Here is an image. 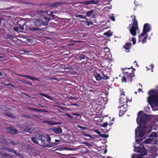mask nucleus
<instances>
[{
  "mask_svg": "<svg viewBox=\"0 0 158 158\" xmlns=\"http://www.w3.org/2000/svg\"><path fill=\"white\" fill-rule=\"evenodd\" d=\"M148 103L154 111L158 110V89H152L148 92Z\"/></svg>",
  "mask_w": 158,
  "mask_h": 158,
  "instance_id": "f257e3e1",
  "label": "nucleus"
},
{
  "mask_svg": "<svg viewBox=\"0 0 158 158\" xmlns=\"http://www.w3.org/2000/svg\"><path fill=\"white\" fill-rule=\"evenodd\" d=\"M150 117L140 111L137 114L136 122L138 124H146L150 120Z\"/></svg>",
  "mask_w": 158,
  "mask_h": 158,
  "instance_id": "f03ea898",
  "label": "nucleus"
},
{
  "mask_svg": "<svg viewBox=\"0 0 158 158\" xmlns=\"http://www.w3.org/2000/svg\"><path fill=\"white\" fill-rule=\"evenodd\" d=\"M147 127L146 125H142L139 126L135 129V139L136 142L138 141L136 138L138 137L139 138H142L146 132Z\"/></svg>",
  "mask_w": 158,
  "mask_h": 158,
  "instance_id": "7ed1b4c3",
  "label": "nucleus"
},
{
  "mask_svg": "<svg viewBox=\"0 0 158 158\" xmlns=\"http://www.w3.org/2000/svg\"><path fill=\"white\" fill-rule=\"evenodd\" d=\"M131 24H132V26L130 29L129 31L132 36H135L137 34L136 31L139 29V27L135 16L132 20Z\"/></svg>",
  "mask_w": 158,
  "mask_h": 158,
  "instance_id": "20e7f679",
  "label": "nucleus"
},
{
  "mask_svg": "<svg viewBox=\"0 0 158 158\" xmlns=\"http://www.w3.org/2000/svg\"><path fill=\"white\" fill-rule=\"evenodd\" d=\"M124 75L122 79V82H131L132 79L135 77V74L134 73H129L128 72H123Z\"/></svg>",
  "mask_w": 158,
  "mask_h": 158,
  "instance_id": "39448f33",
  "label": "nucleus"
},
{
  "mask_svg": "<svg viewBox=\"0 0 158 158\" xmlns=\"http://www.w3.org/2000/svg\"><path fill=\"white\" fill-rule=\"evenodd\" d=\"M151 30V27L150 25L148 23H145L143 27V32L139 36V41H140V39L146 34L147 33Z\"/></svg>",
  "mask_w": 158,
  "mask_h": 158,
  "instance_id": "423d86ee",
  "label": "nucleus"
},
{
  "mask_svg": "<svg viewBox=\"0 0 158 158\" xmlns=\"http://www.w3.org/2000/svg\"><path fill=\"white\" fill-rule=\"evenodd\" d=\"M17 26L22 31H24L25 29H26L27 26L26 23L24 21L20 20L18 21L16 23Z\"/></svg>",
  "mask_w": 158,
  "mask_h": 158,
  "instance_id": "0eeeda50",
  "label": "nucleus"
},
{
  "mask_svg": "<svg viewBox=\"0 0 158 158\" xmlns=\"http://www.w3.org/2000/svg\"><path fill=\"white\" fill-rule=\"evenodd\" d=\"M158 150V148L156 146H152L149 150L150 152L154 156H157V152Z\"/></svg>",
  "mask_w": 158,
  "mask_h": 158,
  "instance_id": "6e6552de",
  "label": "nucleus"
},
{
  "mask_svg": "<svg viewBox=\"0 0 158 158\" xmlns=\"http://www.w3.org/2000/svg\"><path fill=\"white\" fill-rule=\"evenodd\" d=\"M34 24L37 27H41L43 26H44L43 20L41 19H36L34 22Z\"/></svg>",
  "mask_w": 158,
  "mask_h": 158,
  "instance_id": "1a4fd4ad",
  "label": "nucleus"
},
{
  "mask_svg": "<svg viewBox=\"0 0 158 158\" xmlns=\"http://www.w3.org/2000/svg\"><path fill=\"white\" fill-rule=\"evenodd\" d=\"M6 131L11 134H15L18 132V131L15 127H8L6 129Z\"/></svg>",
  "mask_w": 158,
  "mask_h": 158,
  "instance_id": "9d476101",
  "label": "nucleus"
},
{
  "mask_svg": "<svg viewBox=\"0 0 158 158\" xmlns=\"http://www.w3.org/2000/svg\"><path fill=\"white\" fill-rule=\"evenodd\" d=\"M138 152L139 153H142L145 155L147 154V151L145 147L142 144H140L137 147Z\"/></svg>",
  "mask_w": 158,
  "mask_h": 158,
  "instance_id": "9b49d317",
  "label": "nucleus"
},
{
  "mask_svg": "<svg viewBox=\"0 0 158 158\" xmlns=\"http://www.w3.org/2000/svg\"><path fill=\"white\" fill-rule=\"evenodd\" d=\"M123 104L120 107V108L119 110V115L122 116L123 114L127 110L126 109H125V110H123V109H126L127 106V105L126 103L125 104ZM119 107H118V108Z\"/></svg>",
  "mask_w": 158,
  "mask_h": 158,
  "instance_id": "f8f14e48",
  "label": "nucleus"
},
{
  "mask_svg": "<svg viewBox=\"0 0 158 158\" xmlns=\"http://www.w3.org/2000/svg\"><path fill=\"white\" fill-rule=\"evenodd\" d=\"M99 1L98 0H91L90 1H85L83 2V4L86 5L90 4L95 5L98 3Z\"/></svg>",
  "mask_w": 158,
  "mask_h": 158,
  "instance_id": "ddd939ff",
  "label": "nucleus"
},
{
  "mask_svg": "<svg viewBox=\"0 0 158 158\" xmlns=\"http://www.w3.org/2000/svg\"><path fill=\"white\" fill-rule=\"evenodd\" d=\"M0 142L5 146H9L10 143H8L4 137L0 135Z\"/></svg>",
  "mask_w": 158,
  "mask_h": 158,
  "instance_id": "4468645a",
  "label": "nucleus"
},
{
  "mask_svg": "<svg viewBox=\"0 0 158 158\" xmlns=\"http://www.w3.org/2000/svg\"><path fill=\"white\" fill-rule=\"evenodd\" d=\"M132 46V44L131 42H128L126 43L125 45L123 46V47L125 49L127 52H130V49H131Z\"/></svg>",
  "mask_w": 158,
  "mask_h": 158,
  "instance_id": "2eb2a0df",
  "label": "nucleus"
},
{
  "mask_svg": "<svg viewBox=\"0 0 158 158\" xmlns=\"http://www.w3.org/2000/svg\"><path fill=\"white\" fill-rule=\"evenodd\" d=\"M51 130L56 134H60L62 133V131L61 128L59 127L57 128H52Z\"/></svg>",
  "mask_w": 158,
  "mask_h": 158,
  "instance_id": "dca6fc26",
  "label": "nucleus"
},
{
  "mask_svg": "<svg viewBox=\"0 0 158 158\" xmlns=\"http://www.w3.org/2000/svg\"><path fill=\"white\" fill-rule=\"evenodd\" d=\"M72 115L75 116H73V120H79L81 118V115L80 114L77 113H72Z\"/></svg>",
  "mask_w": 158,
  "mask_h": 158,
  "instance_id": "f3484780",
  "label": "nucleus"
},
{
  "mask_svg": "<svg viewBox=\"0 0 158 158\" xmlns=\"http://www.w3.org/2000/svg\"><path fill=\"white\" fill-rule=\"evenodd\" d=\"M0 109L3 111L5 113L9 112V110H11V109L8 107H6L5 106L2 105H0Z\"/></svg>",
  "mask_w": 158,
  "mask_h": 158,
  "instance_id": "a211bd4d",
  "label": "nucleus"
},
{
  "mask_svg": "<svg viewBox=\"0 0 158 158\" xmlns=\"http://www.w3.org/2000/svg\"><path fill=\"white\" fill-rule=\"evenodd\" d=\"M0 156L5 158H12V156L7 154L4 153L3 152H0Z\"/></svg>",
  "mask_w": 158,
  "mask_h": 158,
  "instance_id": "6ab92c4d",
  "label": "nucleus"
},
{
  "mask_svg": "<svg viewBox=\"0 0 158 158\" xmlns=\"http://www.w3.org/2000/svg\"><path fill=\"white\" fill-rule=\"evenodd\" d=\"M42 19L43 20V22L44 26L48 25V23L50 21V19L49 17L45 16Z\"/></svg>",
  "mask_w": 158,
  "mask_h": 158,
  "instance_id": "aec40b11",
  "label": "nucleus"
},
{
  "mask_svg": "<svg viewBox=\"0 0 158 158\" xmlns=\"http://www.w3.org/2000/svg\"><path fill=\"white\" fill-rule=\"evenodd\" d=\"M120 103L121 104H124L127 103L128 99L125 97H120Z\"/></svg>",
  "mask_w": 158,
  "mask_h": 158,
  "instance_id": "412c9836",
  "label": "nucleus"
},
{
  "mask_svg": "<svg viewBox=\"0 0 158 158\" xmlns=\"http://www.w3.org/2000/svg\"><path fill=\"white\" fill-rule=\"evenodd\" d=\"M31 110H32L33 111H35L37 112H47L46 111L45 109H40L37 108H32L31 107L29 108Z\"/></svg>",
  "mask_w": 158,
  "mask_h": 158,
  "instance_id": "4be33fe9",
  "label": "nucleus"
},
{
  "mask_svg": "<svg viewBox=\"0 0 158 158\" xmlns=\"http://www.w3.org/2000/svg\"><path fill=\"white\" fill-rule=\"evenodd\" d=\"M6 150L7 152H12L16 155L19 156L20 155L19 154H18L16 152L15 150H14L9 147H7Z\"/></svg>",
  "mask_w": 158,
  "mask_h": 158,
  "instance_id": "5701e85b",
  "label": "nucleus"
},
{
  "mask_svg": "<svg viewBox=\"0 0 158 158\" xmlns=\"http://www.w3.org/2000/svg\"><path fill=\"white\" fill-rule=\"evenodd\" d=\"M83 135L85 137H86V138H85L86 139L89 140L90 139H94V138L92 136L90 135H88V134L85 133L84 132V133L83 134Z\"/></svg>",
  "mask_w": 158,
  "mask_h": 158,
  "instance_id": "b1692460",
  "label": "nucleus"
},
{
  "mask_svg": "<svg viewBox=\"0 0 158 158\" xmlns=\"http://www.w3.org/2000/svg\"><path fill=\"white\" fill-rule=\"evenodd\" d=\"M97 81L101 79H104V78L101 77L100 74V73H96L94 75Z\"/></svg>",
  "mask_w": 158,
  "mask_h": 158,
  "instance_id": "393cba45",
  "label": "nucleus"
},
{
  "mask_svg": "<svg viewBox=\"0 0 158 158\" xmlns=\"http://www.w3.org/2000/svg\"><path fill=\"white\" fill-rule=\"evenodd\" d=\"M38 94L39 95L43 96L44 97H45L47 98H48L50 100H52V97L50 96L49 95H47L46 94H45V93H39Z\"/></svg>",
  "mask_w": 158,
  "mask_h": 158,
  "instance_id": "a878e982",
  "label": "nucleus"
},
{
  "mask_svg": "<svg viewBox=\"0 0 158 158\" xmlns=\"http://www.w3.org/2000/svg\"><path fill=\"white\" fill-rule=\"evenodd\" d=\"M62 4V2H54L52 4V6L53 7H57L59 5Z\"/></svg>",
  "mask_w": 158,
  "mask_h": 158,
  "instance_id": "bb28decb",
  "label": "nucleus"
},
{
  "mask_svg": "<svg viewBox=\"0 0 158 158\" xmlns=\"http://www.w3.org/2000/svg\"><path fill=\"white\" fill-rule=\"evenodd\" d=\"M131 158H143V157L141 154H135L131 155Z\"/></svg>",
  "mask_w": 158,
  "mask_h": 158,
  "instance_id": "cd10ccee",
  "label": "nucleus"
},
{
  "mask_svg": "<svg viewBox=\"0 0 158 158\" xmlns=\"http://www.w3.org/2000/svg\"><path fill=\"white\" fill-rule=\"evenodd\" d=\"M39 145L43 147H47V144H45V140L44 139L41 141V143H39Z\"/></svg>",
  "mask_w": 158,
  "mask_h": 158,
  "instance_id": "c85d7f7f",
  "label": "nucleus"
},
{
  "mask_svg": "<svg viewBox=\"0 0 158 158\" xmlns=\"http://www.w3.org/2000/svg\"><path fill=\"white\" fill-rule=\"evenodd\" d=\"M94 10H92L86 12V14L85 16H86L89 17L90 16L92 15V14L94 12Z\"/></svg>",
  "mask_w": 158,
  "mask_h": 158,
  "instance_id": "c756f323",
  "label": "nucleus"
},
{
  "mask_svg": "<svg viewBox=\"0 0 158 158\" xmlns=\"http://www.w3.org/2000/svg\"><path fill=\"white\" fill-rule=\"evenodd\" d=\"M58 144V143H51L50 144H47V147L48 148L52 147L55 146Z\"/></svg>",
  "mask_w": 158,
  "mask_h": 158,
  "instance_id": "7c9ffc66",
  "label": "nucleus"
},
{
  "mask_svg": "<svg viewBox=\"0 0 158 158\" xmlns=\"http://www.w3.org/2000/svg\"><path fill=\"white\" fill-rule=\"evenodd\" d=\"M107 73V71H104L101 72V74L106 78V79H108L109 78L106 74Z\"/></svg>",
  "mask_w": 158,
  "mask_h": 158,
  "instance_id": "2f4dec72",
  "label": "nucleus"
},
{
  "mask_svg": "<svg viewBox=\"0 0 158 158\" xmlns=\"http://www.w3.org/2000/svg\"><path fill=\"white\" fill-rule=\"evenodd\" d=\"M27 78L29 79L32 80H36L38 81H40V80L39 79L36 78L35 77H34L28 75Z\"/></svg>",
  "mask_w": 158,
  "mask_h": 158,
  "instance_id": "473e14b6",
  "label": "nucleus"
},
{
  "mask_svg": "<svg viewBox=\"0 0 158 158\" xmlns=\"http://www.w3.org/2000/svg\"><path fill=\"white\" fill-rule=\"evenodd\" d=\"M31 140L35 144H39L38 141L37 140L36 137H33L31 138Z\"/></svg>",
  "mask_w": 158,
  "mask_h": 158,
  "instance_id": "72a5a7b5",
  "label": "nucleus"
},
{
  "mask_svg": "<svg viewBox=\"0 0 158 158\" xmlns=\"http://www.w3.org/2000/svg\"><path fill=\"white\" fill-rule=\"evenodd\" d=\"M7 112L5 114L7 116L10 117L12 119H15V116L13 115V114L11 113H8Z\"/></svg>",
  "mask_w": 158,
  "mask_h": 158,
  "instance_id": "f704fd0d",
  "label": "nucleus"
},
{
  "mask_svg": "<svg viewBox=\"0 0 158 158\" xmlns=\"http://www.w3.org/2000/svg\"><path fill=\"white\" fill-rule=\"evenodd\" d=\"M35 137H36L37 140L39 141L40 139H41L42 137H44V135L43 134H38L35 135Z\"/></svg>",
  "mask_w": 158,
  "mask_h": 158,
  "instance_id": "c9c22d12",
  "label": "nucleus"
},
{
  "mask_svg": "<svg viewBox=\"0 0 158 158\" xmlns=\"http://www.w3.org/2000/svg\"><path fill=\"white\" fill-rule=\"evenodd\" d=\"M10 141V143L11 145L13 146H15L19 144V143L18 142H15L13 140L9 139Z\"/></svg>",
  "mask_w": 158,
  "mask_h": 158,
  "instance_id": "e433bc0d",
  "label": "nucleus"
},
{
  "mask_svg": "<svg viewBox=\"0 0 158 158\" xmlns=\"http://www.w3.org/2000/svg\"><path fill=\"white\" fill-rule=\"evenodd\" d=\"M152 139L150 138H148L143 141V143L146 144L150 143Z\"/></svg>",
  "mask_w": 158,
  "mask_h": 158,
  "instance_id": "4c0bfd02",
  "label": "nucleus"
},
{
  "mask_svg": "<svg viewBox=\"0 0 158 158\" xmlns=\"http://www.w3.org/2000/svg\"><path fill=\"white\" fill-rule=\"evenodd\" d=\"M76 17L77 18H79L81 19H86V16H84L83 15L77 14L75 15Z\"/></svg>",
  "mask_w": 158,
  "mask_h": 158,
  "instance_id": "58836bf2",
  "label": "nucleus"
},
{
  "mask_svg": "<svg viewBox=\"0 0 158 158\" xmlns=\"http://www.w3.org/2000/svg\"><path fill=\"white\" fill-rule=\"evenodd\" d=\"M49 15L51 17L52 19L56 18H57L56 16L53 14V12H52V11L50 12V13L49 14Z\"/></svg>",
  "mask_w": 158,
  "mask_h": 158,
  "instance_id": "ea45409f",
  "label": "nucleus"
},
{
  "mask_svg": "<svg viewBox=\"0 0 158 158\" xmlns=\"http://www.w3.org/2000/svg\"><path fill=\"white\" fill-rule=\"evenodd\" d=\"M77 126L78 127L81 129V130L84 133V132H83V131H85V130H87L88 129V128L86 127H82V126H80L79 125H77Z\"/></svg>",
  "mask_w": 158,
  "mask_h": 158,
  "instance_id": "a19ab883",
  "label": "nucleus"
},
{
  "mask_svg": "<svg viewBox=\"0 0 158 158\" xmlns=\"http://www.w3.org/2000/svg\"><path fill=\"white\" fill-rule=\"evenodd\" d=\"M149 137H156L157 134L155 132H152L150 135Z\"/></svg>",
  "mask_w": 158,
  "mask_h": 158,
  "instance_id": "79ce46f5",
  "label": "nucleus"
},
{
  "mask_svg": "<svg viewBox=\"0 0 158 158\" xmlns=\"http://www.w3.org/2000/svg\"><path fill=\"white\" fill-rule=\"evenodd\" d=\"M148 37V34L145 36L142 40L141 42L143 43H145L146 42L147 39Z\"/></svg>",
  "mask_w": 158,
  "mask_h": 158,
  "instance_id": "37998d69",
  "label": "nucleus"
},
{
  "mask_svg": "<svg viewBox=\"0 0 158 158\" xmlns=\"http://www.w3.org/2000/svg\"><path fill=\"white\" fill-rule=\"evenodd\" d=\"M85 23L86 25L88 26L92 25L93 24L92 22L90 21H86Z\"/></svg>",
  "mask_w": 158,
  "mask_h": 158,
  "instance_id": "c03bdc74",
  "label": "nucleus"
},
{
  "mask_svg": "<svg viewBox=\"0 0 158 158\" xmlns=\"http://www.w3.org/2000/svg\"><path fill=\"white\" fill-rule=\"evenodd\" d=\"M125 69H132V73H134V72L135 70V69H133V68H132V66H131V67L128 68H127V67L122 68V70L123 71L125 70Z\"/></svg>",
  "mask_w": 158,
  "mask_h": 158,
  "instance_id": "a18cd8bd",
  "label": "nucleus"
},
{
  "mask_svg": "<svg viewBox=\"0 0 158 158\" xmlns=\"http://www.w3.org/2000/svg\"><path fill=\"white\" fill-rule=\"evenodd\" d=\"M6 37L7 39H10L11 40L13 39V36L10 34H8L6 36Z\"/></svg>",
  "mask_w": 158,
  "mask_h": 158,
  "instance_id": "49530a36",
  "label": "nucleus"
},
{
  "mask_svg": "<svg viewBox=\"0 0 158 158\" xmlns=\"http://www.w3.org/2000/svg\"><path fill=\"white\" fill-rule=\"evenodd\" d=\"M26 40L27 41V43H30L33 42V39L31 37H28L27 38Z\"/></svg>",
  "mask_w": 158,
  "mask_h": 158,
  "instance_id": "de8ad7c7",
  "label": "nucleus"
},
{
  "mask_svg": "<svg viewBox=\"0 0 158 158\" xmlns=\"http://www.w3.org/2000/svg\"><path fill=\"white\" fill-rule=\"evenodd\" d=\"M100 137L103 138H107L108 137V135H105V134H102L100 135Z\"/></svg>",
  "mask_w": 158,
  "mask_h": 158,
  "instance_id": "09e8293b",
  "label": "nucleus"
},
{
  "mask_svg": "<svg viewBox=\"0 0 158 158\" xmlns=\"http://www.w3.org/2000/svg\"><path fill=\"white\" fill-rule=\"evenodd\" d=\"M24 82L27 85H31V86L32 85V83L29 81H24Z\"/></svg>",
  "mask_w": 158,
  "mask_h": 158,
  "instance_id": "8fccbe9b",
  "label": "nucleus"
},
{
  "mask_svg": "<svg viewBox=\"0 0 158 158\" xmlns=\"http://www.w3.org/2000/svg\"><path fill=\"white\" fill-rule=\"evenodd\" d=\"M47 123L48 124H49L50 125H54L56 124L54 122H52L50 121H48L47 122Z\"/></svg>",
  "mask_w": 158,
  "mask_h": 158,
  "instance_id": "3c124183",
  "label": "nucleus"
},
{
  "mask_svg": "<svg viewBox=\"0 0 158 158\" xmlns=\"http://www.w3.org/2000/svg\"><path fill=\"white\" fill-rule=\"evenodd\" d=\"M13 29L16 32H19V29L18 28V26L17 27H13Z\"/></svg>",
  "mask_w": 158,
  "mask_h": 158,
  "instance_id": "603ef678",
  "label": "nucleus"
},
{
  "mask_svg": "<svg viewBox=\"0 0 158 158\" xmlns=\"http://www.w3.org/2000/svg\"><path fill=\"white\" fill-rule=\"evenodd\" d=\"M51 140V138L49 136H47V138L46 139V141L48 143H50Z\"/></svg>",
  "mask_w": 158,
  "mask_h": 158,
  "instance_id": "864d4df0",
  "label": "nucleus"
},
{
  "mask_svg": "<svg viewBox=\"0 0 158 158\" xmlns=\"http://www.w3.org/2000/svg\"><path fill=\"white\" fill-rule=\"evenodd\" d=\"M104 35H107L108 37H110L111 35V34H110L108 31L105 32Z\"/></svg>",
  "mask_w": 158,
  "mask_h": 158,
  "instance_id": "5fc2aeb1",
  "label": "nucleus"
},
{
  "mask_svg": "<svg viewBox=\"0 0 158 158\" xmlns=\"http://www.w3.org/2000/svg\"><path fill=\"white\" fill-rule=\"evenodd\" d=\"M85 55H82L79 56V59L80 60L84 59L85 58Z\"/></svg>",
  "mask_w": 158,
  "mask_h": 158,
  "instance_id": "6e6d98bb",
  "label": "nucleus"
},
{
  "mask_svg": "<svg viewBox=\"0 0 158 158\" xmlns=\"http://www.w3.org/2000/svg\"><path fill=\"white\" fill-rule=\"evenodd\" d=\"M107 125H108V123H107V122H106L104 123L103 124H102L101 125V126L102 127H107Z\"/></svg>",
  "mask_w": 158,
  "mask_h": 158,
  "instance_id": "4d7b16f0",
  "label": "nucleus"
},
{
  "mask_svg": "<svg viewBox=\"0 0 158 158\" xmlns=\"http://www.w3.org/2000/svg\"><path fill=\"white\" fill-rule=\"evenodd\" d=\"M97 15V13L95 11V10H94V12L92 14V17H95V16Z\"/></svg>",
  "mask_w": 158,
  "mask_h": 158,
  "instance_id": "13d9d810",
  "label": "nucleus"
},
{
  "mask_svg": "<svg viewBox=\"0 0 158 158\" xmlns=\"http://www.w3.org/2000/svg\"><path fill=\"white\" fill-rule=\"evenodd\" d=\"M131 41H132V43L133 44H135L136 43V39L134 37L132 38V39H131Z\"/></svg>",
  "mask_w": 158,
  "mask_h": 158,
  "instance_id": "bf43d9fd",
  "label": "nucleus"
},
{
  "mask_svg": "<svg viewBox=\"0 0 158 158\" xmlns=\"http://www.w3.org/2000/svg\"><path fill=\"white\" fill-rule=\"evenodd\" d=\"M94 131L97 133L98 134V135H99V136H100V135H101V132L99 131L98 130H97V129H96V130H95Z\"/></svg>",
  "mask_w": 158,
  "mask_h": 158,
  "instance_id": "052dcab7",
  "label": "nucleus"
},
{
  "mask_svg": "<svg viewBox=\"0 0 158 158\" xmlns=\"http://www.w3.org/2000/svg\"><path fill=\"white\" fill-rule=\"evenodd\" d=\"M110 19L112 20V21H115V17L114 16H110Z\"/></svg>",
  "mask_w": 158,
  "mask_h": 158,
  "instance_id": "680f3d73",
  "label": "nucleus"
},
{
  "mask_svg": "<svg viewBox=\"0 0 158 158\" xmlns=\"http://www.w3.org/2000/svg\"><path fill=\"white\" fill-rule=\"evenodd\" d=\"M23 116L26 118H31V117L29 116V115L26 114H23Z\"/></svg>",
  "mask_w": 158,
  "mask_h": 158,
  "instance_id": "e2e57ef3",
  "label": "nucleus"
},
{
  "mask_svg": "<svg viewBox=\"0 0 158 158\" xmlns=\"http://www.w3.org/2000/svg\"><path fill=\"white\" fill-rule=\"evenodd\" d=\"M5 85H9L10 86H11L12 87H15V86L13 84H12L10 83H9L7 84H5Z\"/></svg>",
  "mask_w": 158,
  "mask_h": 158,
  "instance_id": "0e129e2a",
  "label": "nucleus"
},
{
  "mask_svg": "<svg viewBox=\"0 0 158 158\" xmlns=\"http://www.w3.org/2000/svg\"><path fill=\"white\" fill-rule=\"evenodd\" d=\"M30 30L32 31H35L38 30L39 29L38 28H31Z\"/></svg>",
  "mask_w": 158,
  "mask_h": 158,
  "instance_id": "69168bd1",
  "label": "nucleus"
},
{
  "mask_svg": "<svg viewBox=\"0 0 158 158\" xmlns=\"http://www.w3.org/2000/svg\"><path fill=\"white\" fill-rule=\"evenodd\" d=\"M22 51L24 53L28 54L29 53V51L28 50H22Z\"/></svg>",
  "mask_w": 158,
  "mask_h": 158,
  "instance_id": "338daca9",
  "label": "nucleus"
},
{
  "mask_svg": "<svg viewBox=\"0 0 158 158\" xmlns=\"http://www.w3.org/2000/svg\"><path fill=\"white\" fill-rule=\"evenodd\" d=\"M120 96L121 97H125V94H124V92L123 91H122L121 93V94Z\"/></svg>",
  "mask_w": 158,
  "mask_h": 158,
  "instance_id": "774afa93",
  "label": "nucleus"
}]
</instances>
